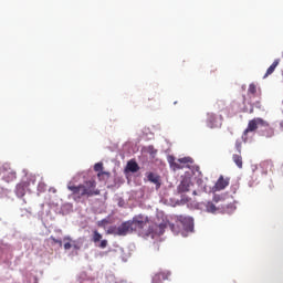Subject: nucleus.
<instances>
[{
  "mask_svg": "<svg viewBox=\"0 0 283 283\" xmlns=\"http://www.w3.org/2000/svg\"><path fill=\"white\" fill-rule=\"evenodd\" d=\"M67 189L70 192H72L71 197L75 202H78L81 198H92L94 196H101V190L96 188V180L94 179L86 180L78 186L69 184Z\"/></svg>",
  "mask_w": 283,
  "mask_h": 283,
  "instance_id": "obj_1",
  "label": "nucleus"
},
{
  "mask_svg": "<svg viewBox=\"0 0 283 283\" xmlns=\"http://www.w3.org/2000/svg\"><path fill=\"white\" fill-rule=\"evenodd\" d=\"M258 127H269V122H266L260 117L251 119L248 123L247 129L243 132V135H242L243 143H247L249 140V132H255V129H258Z\"/></svg>",
  "mask_w": 283,
  "mask_h": 283,
  "instance_id": "obj_2",
  "label": "nucleus"
},
{
  "mask_svg": "<svg viewBox=\"0 0 283 283\" xmlns=\"http://www.w3.org/2000/svg\"><path fill=\"white\" fill-rule=\"evenodd\" d=\"M111 233L113 235H127L129 233H134V228L132 224V220L123 222L119 227L111 229Z\"/></svg>",
  "mask_w": 283,
  "mask_h": 283,
  "instance_id": "obj_3",
  "label": "nucleus"
},
{
  "mask_svg": "<svg viewBox=\"0 0 283 283\" xmlns=\"http://www.w3.org/2000/svg\"><path fill=\"white\" fill-rule=\"evenodd\" d=\"M130 223L133 224V231H142V229H145L147 227V218H145L143 214L136 216L130 220Z\"/></svg>",
  "mask_w": 283,
  "mask_h": 283,
  "instance_id": "obj_4",
  "label": "nucleus"
},
{
  "mask_svg": "<svg viewBox=\"0 0 283 283\" xmlns=\"http://www.w3.org/2000/svg\"><path fill=\"white\" fill-rule=\"evenodd\" d=\"M206 211L208 213H224V211H227V206H216L213 201H207Z\"/></svg>",
  "mask_w": 283,
  "mask_h": 283,
  "instance_id": "obj_5",
  "label": "nucleus"
},
{
  "mask_svg": "<svg viewBox=\"0 0 283 283\" xmlns=\"http://www.w3.org/2000/svg\"><path fill=\"white\" fill-rule=\"evenodd\" d=\"M184 231L192 232L193 231V219L191 217H182L178 218Z\"/></svg>",
  "mask_w": 283,
  "mask_h": 283,
  "instance_id": "obj_6",
  "label": "nucleus"
},
{
  "mask_svg": "<svg viewBox=\"0 0 283 283\" xmlns=\"http://www.w3.org/2000/svg\"><path fill=\"white\" fill-rule=\"evenodd\" d=\"M92 242H94V244H97V242H101L98 245L99 249H107L108 242L106 239L103 240V234H101L98 230L93 231Z\"/></svg>",
  "mask_w": 283,
  "mask_h": 283,
  "instance_id": "obj_7",
  "label": "nucleus"
},
{
  "mask_svg": "<svg viewBox=\"0 0 283 283\" xmlns=\"http://www.w3.org/2000/svg\"><path fill=\"white\" fill-rule=\"evenodd\" d=\"M193 187V184L191 182L190 178H184L178 186V192L179 193H187Z\"/></svg>",
  "mask_w": 283,
  "mask_h": 283,
  "instance_id": "obj_8",
  "label": "nucleus"
},
{
  "mask_svg": "<svg viewBox=\"0 0 283 283\" xmlns=\"http://www.w3.org/2000/svg\"><path fill=\"white\" fill-rule=\"evenodd\" d=\"M229 187V178H224V176H220L214 185L216 191H222V189H227Z\"/></svg>",
  "mask_w": 283,
  "mask_h": 283,
  "instance_id": "obj_9",
  "label": "nucleus"
},
{
  "mask_svg": "<svg viewBox=\"0 0 283 283\" xmlns=\"http://www.w3.org/2000/svg\"><path fill=\"white\" fill-rule=\"evenodd\" d=\"M169 275H171L169 272H159L154 275L153 283H163L165 280H169Z\"/></svg>",
  "mask_w": 283,
  "mask_h": 283,
  "instance_id": "obj_10",
  "label": "nucleus"
},
{
  "mask_svg": "<svg viewBox=\"0 0 283 283\" xmlns=\"http://www.w3.org/2000/svg\"><path fill=\"white\" fill-rule=\"evenodd\" d=\"M147 178L149 182H153V185H156V189H159L161 184H160V176L154 174V172H148Z\"/></svg>",
  "mask_w": 283,
  "mask_h": 283,
  "instance_id": "obj_11",
  "label": "nucleus"
},
{
  "mask_svg": "<svg viewBox=\"0 0 283 283\" xmlns=\"http://www.w3.org/2000/svg\"><path fill=\"white\" fill-rule=\"evenodd\" d=\"M27 188H28V184L25 182L18 184L15 187V196H18V198H23V196H25Z\"/></svg>",
  "mask_w": 283,
  "mask_h": 283,
  "instance_id": "obj_12",
  "label": "nucleus"
},
{
  "mask_svg": "<svg viewBox=\"0 0 283 283\" xmlns=\"http://www.w3.org/2000/svg\"><path fill=\"white\" fill-rule=\"evenodd\" d=\"M219 125L220 123H218V117L216 116V114L213 113L208 114V126H210V128L213 129Z\"/></svg>",
  "mask_w": 283,
  "mask_h": 283,
  "instance_id": "obj_13",
  "label": "nucleus"
},
{
  "mask_svg": "<svg viewBox=\"0 0 283 283\" xmlns=\"http://www.w3.org/2000/svg\"><path fill=\"white\" fill-rule=\"evenodd\" d=\"M280 61H281L280 59L274 60V62L266 70L263 78H266V77L271 76V74H273V72H275L277 65H280Z\"/></svg>",
  "mask_w": 283,
  "mask_h": 283,
  "instance_id": "obj_14",
  "label": "nucleus"
},
{
  "mask_svg": "<svg viewBox=\"0 0 283 283\" xmlns=\"http://www.w3.org/2000/svg\"><path fill=\"white\" fill-rule=\"evenodd\" d=\"M265 127L264 130H262V136H264L265 138H273V136H275V129L273 127H271L268 123V126H262Z\"/></svg>",
  "mask_w": 283,
  "mask_h": 283,
  "instance_id": "obj_15",
  "label": "nucleus"
},
{
  "mask_svg": "<svg viewBox=\"0 0 283 283\" xmlns=\"http://www.w3.org/2000/svg\"><path fill=\"white\" fill-rule=\"evenodd\" d=\"M126 169L128 171H132V174H136V171H138L140 167L138 166V163H136L135 160H130L127 163Z\"/></svg>",
  "mask_w": 283,
  "mask_h": 283,
  "instance_id": "obj_16",
  "label": "nucleus"
},
{
  "mask_svg": "<svg viewBox=\"0 0 283 283\" xmlns=\"http://www.w3.org/2000/svg\"><path fill=\"white\" fill-rule=\"evenodd\" d=\"M3 180H6V182H12V180H17V172L12 170L4 172Z\"/></svg>",
  "mask_w": 283,
  "mask_h": 283,
  "instance_id": "obj_17",
  "label": "nucleus"
},
{
  "mask_svg": "<svg viewBox=\"0 0 283 283\" xmlns=\"http://www.w3.org/2000/svg\"><path fill=\"white\" fill-rule=\"evenodd\" d=\"M166 229H167V223H160L158 226H155V233L157 235H163V233H165Z\"/></svg>",
  "mask_w": 283,
  "mask_h": 283,
  "instance_id": "obj_18",
  "label": "nucleus"
},
{
  "mask_svg": "<svg viewBox=\"0 0 283 283\" xmlns=\"http://www.w3.org/2000/svg\"><path fill=\"white\" fill-rule=\"evenodd\" d=\"M232 160L239 169H242V155H240V153L238 155H233Z\"/></svg>",
  "mask_w": 283,
  "mask_h": 283,
  "instance_id": "obj_19",
  "label": "nucleus"
},
{
  "mask_svg": "<svg viewBox=\"0 0 283 283\" xmlns=\"http://www.w3.org/2000/svg\"><path fill=\"white\" fill-rule=\"evenodd\" d=\"M63 242H64V249L65 251H70V249H72V242L73 240L70 237H64L63 238Z\"/></svg>",
  "mask_w": 283,
  "mask_h": 283,
  "instance_id": "obj_20",
  "label": "nucleus"
},
{
  "mask_svg": "<svg viewBox=\"0 0 283 283\" xmlns=\"http://www.w3.org/2000/svg\"><path fill=\"white\" fill-rule=\"evenodd\" d=\"M212 202L218 205L219 202H224V196L222 195H214L212 198Z\"/></svg>",
  "mask_w": 283,
  "mask_h": 283,
  "instance_id": "obj_21",
  "label": "nucleus"
},
{
  "mask_svg": "<svg viewBox=\"0 0 283 283\" xmlns=\"http://www.w3.org/2000/svg\"><path fill=\"white\" fill-rule=\"evenodd\" d=\"M97 178H99V180H107V178H109V172L102 170L97 174Z\"/></svg>",
  "mask_w": 283,
  "mask_h": 283,
  "instance_id": "obj_22",
  "label": "nucleus"
},
{
  "mask_svg": "<svg viewBox=\"0 0 283 283\" xmlns=\"http://www.w3.org/2000/svg\"><path fill=\"white\" fill-rule=\"evenodd\" d=\"M49 240L51 241V244H59V247H63V241L61 239H56L54 237H50Z\"/></svg>",
  "mask_w": 283,
  "mask_h": 283,
  "instance_id": "obj_23",
  "label": "nucleus"
},
{
  "mask_svg": "<svg viewBox=\"0 0 283 283\" xmlns=\"http://www.w3.org/2000/svg\"><path fill=\"white\" fill-rule=\"evenodd\" d=\"M256 92H258V86H255V84H250L248 88V94L255 95Z\"/></svg>",
  "mask_w": 283,
  "mask_h": 283,
  "instance_id": "obj_24",
  "label": "nucleus"
},
{
  "mask_svg": "<svg viewBox=\"0 0 283 283\" xmlns=\"http://www.w3.org/2000/svg\"><path fill=\"white\" fill-rule=\"evenodd\" d=\"M235 149L239 151V154H242V142L237 140L235 142Z\"/></svg>",
  "mask_w": 283,
  "mask_h": 283,
  "instance_id": "obj_25",
  "label": "nucleus"
},
{
  "mask_svg": "<svg viewBox=\"0 0 283 283\" xmlns=\"http://www.w3.org/2000/svg\"><path fill=\"white\" fill-rule=\"evenodd\" d=\"M94 171H103V163H97L94 165Z\"/></svg>",
  "mask_w": 283,
  "mask_h": 283,
  "instance_id": "obj_26",
  "label": "nucleus"
},
{
  "mask_svg": "<svg viewBox=\"0 0 283 283\" xmlns=\"http://www.w3.org/2000/svg\"><path fill=\"white\" fill-rule=\"evenodd\" d=\"M72 248L75 249L76 251H78L81 249V244H78V242L73 240Z\"/></svg>",
  "mask_w": 283,
  "mask_h": 283,
  "instance_id": "obj_27",
  "label": "nucleus"
},
{
  "mask_svg": "<svg viewBox=\"0 0 283 283\" xmlns=\"http://www.w3.org/2000/svg\"><path fill=\"white\" fill-rule=\"evenodd\" d=\"M180 163H189V158H182L180 159Z\"/></svg>",
  "mask_w": 283,
  "mask_h": 283,
  "instance_id": "obj_28",
  "label": "nucleus"
},
{
  "mask_svg": "<svg viewBox=\"0 0 283 283\" xmlns=\"http://www.w3.org/2000/svg\"><path fill=\"white\" fill-rule=\"evenodd\" d=\"M280 129L283 132V120L280 122Z\"/></svg>",
  "mask_w": 283,
  "mask_h": 283,
  "instance_id": "obj_29",
  "label": "nucleus"
},
{
  "mask_svg": "<svg viewBox=\"0 0 283 283\" xmlns=\"http://www.w3.org/2000/svg\"><path fill=\"white\" fill-rule=\"evenodd\" d=\"M169 227H171V229L174 228V226L171 223H169Z\"/></svg>",
  "mask_w": 283,
  "mask_h": 283,
  "instance_id": "obj_30",
  "label": "nucleus"
},
{
  "mask_svg": "<svg viewBox=\"0 0 283 283\" xmlns=\"http://www.w3.org/2000/svg\"><path fill=\"white\" fill-rule=\"evenodd\" d=\"M193 195L196 196V191H193Z\"/></svg>",
  "mask_w": 283,
  "mask_h": 283,
  "instance_id": "obj_31",
  "label": "nucleus"
}]
</instances>
